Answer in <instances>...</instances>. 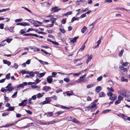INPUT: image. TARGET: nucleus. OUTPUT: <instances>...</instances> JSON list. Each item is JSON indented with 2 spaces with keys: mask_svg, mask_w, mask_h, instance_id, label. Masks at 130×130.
<instances>
[{
  "mask_svg": "<svg viewBox=\"0 0 130 130\" xmlns=\"http://www.w3.org/2000/svg\"><path fill=\"white\" fill-rule=\"evenodd\" d=\"M96 106V104L95 103V101L93 103H91L89 106L87 107L86 108V110H89L90 109H92V110L94 108H95Z\"/></svg>",
  "mask_w": 130,
  "mask_h": 130,
  "instance_id": "f257e3e1",
  "label": "nucleus"
},
{
  "mask_svg": "<svg viewBox=\"0 0 130 130\" xmlns=\"http://www.w3.org/2000/svg\"><path fill=\"white\" fill-rule=\"evenodd\" d=\"M61 121H62V120H53V121H50L49 122H47L44 123L43 124H46V125L53 124L59 122Z\"/></svg>",
  "mask_w": 130,
  "mask_h": 130,
  "instance_id": "f03ea898",
  "label": "nucleus"
},
{
  "mask_svg": "<svg viewBox=\"0 0 130 130\" xmlns=\"http://www.w3.org/2000/svg\"><path fill=\"white\" fill-rule=\"evenodd\" d=\"M86 76V74H85L84 75L80 77L79 79L76 81V82L79 83L80 82H83V79Z\"/></svg>",
  "mask_w": 130,
  "mask_h": 130,
  "instance_id": "7ed1b4c3",
  "label": "nucleus"
},
{
  "mask_svg": "<svg viewBox=\"0 0 130 130\" xmlns=\"http://www.w3.org/2000/svg\"><path fill=\"white\" fill-rule=\"evenodd\" d=\"M27 85V83L26 82H24L22 84H21L17 86V88H23L24 86Z\"/></svg>",
  "mask_w": 130,
  "mask_h": 130,
  "instance_id": "20e7f679",
  "label": "nucleus"
},
{
  "mask_svg": "<svg viewBox=\"0 0 130 130\" xmlns=\"http://www.w3.org/2000/svg\"><path fill=\"white\" fill-rule=\"evenodd\" d=\"M118 93L121 95H123L124 96H125V94H126V92L125 91L123 90H119L118 91Z\"/></svg>",
  "mask_w": 130,
  "mask_h": 130,
  "instance_id": "39448f33",
  "label": "nucleus"
},
{
  "mask_svg": "<svg viewBox=\"0 0 130 130\" xmlns=\"http://www.w3.org/2000/svg\"><path fill=\"white\" fill-rule=\"evenodd\" d=\"M46 100L43 102H42L41 103L43 104H46L49 103L50 102V100H49L50 98H47L45 99Z\"/></svg>",
  "mask_w": 130,
  "mask_h": 130,
  "instance_id": "423d86ee",
  "label": "nucleus"
},
{
  "mask_svg": "<svg viewBox=\"0 0 130 130\" xmlns=\"http://www.w3.org/2000/svg\"><path fill=\"white\" fill-rule=\"evenodd\" d=\"M123 66H120L119 67V68L121 70H122L124 72H126L127 71V69L123 67Z\"/></svg>",
  "mask_w": 130,
  "mask_h": 130,
  "instance_id": "0eeeda50",
  "label": "nucleus"
},
{
  "mask_svg": "<svg viewBox=\"0 0 130 130\" xmlns=\"http://www.w3.org/2000/svg\"><path fill=\"white\" fill-rule=\"evenodd\" d=\"M71 121H72L74 123H76L77 124H79L80 123L77 120V119L73 117H72Z\"/></svg>",
  "mask_w": 130,
  "mask_h": 130,
  "instance_id": "6e6552de",
  "label": "nucleus"
},
{
  "mask_svg": "<svg viewBox=\"0 0 130 130\" xmlns=\"http://www.w3.org/2000/svg\"><path fill=\"white\" fill-rule=\"evenodd\" d=\"M51 89V87L48 86H45L43 88V90L46 92L50 90Z\"/></svg>",
  "mask_w": 130,
  "mask_h": 130,
  "instance_id": "1a4fd4ad",
  "label": "nucleus"
},
{
  "mask_svg": "<svg viewBox=\"0 0 130 130\" xmlns=\"http://www.w3.org/2000/svg\"><path fill=\"white\" fill-rule=\"evenodd\" d=\"M60 10V9H58L57 7H54L52 8L51 11H53L54 12H55L59 11Z\"/></svg>",
  "mask_w": 130,
  "mask_h": 130,
  "instance_id": "9d476101",
  "label": "nucleus"
},
{
  "mask_svg": "<svg viewBox=\"0 0 130 130\" xmlns=\"http://www.w3.org/2000/svg\"><path fill=\"white\" fill-rule=\"evenodd\" d=\"M3 63L4 64H7V65L9 66L11 65V62L9 61H8L6 60H3Z\"/></svg>",
  "mask_w": 130,
  "mask_h": 130,
  "instance_id": "9b49d317",
  "label": "nucleus"
},
{
  "mask_svg": "<svg viewBox=\"0 0 130 130\" xmlns=\"http://www.w3.org/2000/svg\"><path fill=\"white\" fill-rule=\"evenodd\" d=\"M72 117H73L68 116L66 118H64L62 119H61L60 120H66L69 121H71Z\"/></svg>",
  "mask_w": 130,
  "mask_h": 130,
  "instance_id": "f8f14e48",
  "label": "nucleus"
},
{
  "mask_svg": "<svg viewBox=\"0 0 130 130\" xmlns=\"http://www.w3.org/2000/svg\"><path fill=\"white\" fill-rule=\"evenodd\" d=\"M109 99L111 100H115L116 99L117 96L113 94V95L109 96Z\"/></svg>",
  "mask_w": 130,
  "mask_h": 130,
  "instance_id": "ddd939ff",
  "label": "nucleus"
},
{
  "mask_svg": "<svg viewBox=\"0 0 130 130\" xmlns=\"http://www.w3.org/2000/svg\"><path fill=\"white\" fill-rule=\"evenodd\" d=\"M46 73V72H44L42 73H40L38 75H36V77L40 78L44 76Z\"/></svg>",
  "mask_w": 130,
  "mask_h": 130,
  "instance_id": "4468645a",
  "label": "nucleus"
},
{
  "mask_svg": "<svg viewBox=\"0 0 130 130\" xmlns=\"http://www.w3.org/2000/svg\"><path fill=\"white\" fill-rule=\"evenodd\" d=\"M83 2V1L82 0H77L75 2L76 4L77 5H78L80 4H82Z\"/></svg>",
  "mask_w": 130,
  "mask_h": 130,
  "instance_id": "2eb2a0df",
  "label": "nucleus"
},
{
  "mask_svg": "<svg viewBox=\"0 0 130 130\" xmlns=\"http://www.w3.org/2000/svg\"><path fill=\"white\" fill-rule=\"evenodd\" d=\"M47 81L49 83H51L53 81V79L51 77L48 76L47 78Z\"/></svg>",
  "mask_w": 130,
  "mask_h": 130,
  "instance_id": "dca6fc26",
  "label": "nucleus"
},
{
  "mask_svg": "<svg viewBox=\"0 0 130 130\" xmlns=\"http://www.w3.org/2000/svg\"><path fill=\"white\" fill-rule=\"evenodd\" d=\"M78 38V37H75L73 38H70V40L71 42L74 43L76 42V39Z\"/></svg>",
  "mask_w": 130,
  "mask_h": 130,
  "instance_id": "f3484780",
  "label": "nucleus"
},
{
  "mask_svg": "<svg viewBox=\"0 0 130 130\" xmlns=\"http://www.w3.org/2000/svg\"><path fill=\"white\" fill-rule=\"evenodd\" d=\"M87 29V28L86 26H84L81 29V32L83 33H84Z\"/></svg>",
  "mask_w": 130,
  "mask_h": 130,
  "instance_id": "a211bd4d",
  "label": "nucleus"
},
{
  "mask_svg": "<svg viewBox=\"0 0 130 130\" xmlns=\"http://www.w3.org/2000/svg\"><path fill=\"white\" fill-rule=\"evenodd\" d=\"M64 112V111H58L56 112L55 115L56 116H57L62 113H63Z\"/></svg>",
  "mask_w": 130,
  "mask_h": 130,
  "instance_id": "6ab92c4d",
  "label": "nucleus"
},
{
  "mask_svg": "<svg viewBox=\"0 0 130 130\" xmlns=\"http://www.w3.org/2000/svg\"><path fill=\"white\" fill-rule=\"evenodd\" d=\"M92 55H91L90 56L88 57L86 60V63L87 64H88V62L90 61L92 59Z\"/></svg>",
  "mask_w": 130,
  "mask_h": 130,
  "instance_id": "aec40b11",
  "label": "nucleus"
},
{
  "mask_svg": "<svg viewBox=\"0 0 130 130\" xmlns=\"http://www.w3.org/2000/svg\"><path fill=\"white\" fill-rule=\"evenodd\" d=\"M101 86H98L96 87L95 89V91L97 92H98L101 90Z\"/></svg>",
  "mask_w": 130,
  "mask_h": 130,
  "instance_id": "412c9836",
  "label": "nucleus"
},
{
  "mask_svg": "<svg viewBox=\"0 0 130 130\" xmlns=\"http://www.w3.org/2000/svg\"><path fill=\"white\" fill-rule=\"evenodd\" d=\"M6 40H4L2 41L0 43V46L1 47L2 46H4L5 44H6V42H5Z\"/></svg>",
  "mask_w": 130,
  "mask_h": 130,
  "instance_id": "4be33fe9",
  "label": "nucleus"
},
{
  "mask_svg": "<svg viewBox=\"0 0 130 130\" xmlns=\"http://www.w3.org/2000/svg\"><path fill=\"white\" fill-rule=\"evenodd\" d=\"M121 80L122 82H128V79H127L123 77H122L121 79Z\"/></svg>",
  "mask_w": 130,
  "mask_h": 130,
  "instance_id": "5701e85b",
  "label": "nucleus"
},
{
  "mask_svg": "<svg viewBox=\"0 0 130 130\" xmlns=\"http://www.w3.org/2000/svg\"><path fill=\"white\" fill-rule=\"evenodd\" d=\"M82 73V72H80L77 73H72V75L74 76H78L79 75H80Z\"/></svg>",
  "mask_w": 130,
  "mask_h": 130,
  "instance_id": "b1692460",
  "label": "nucleus"
},
{
  "mask_svg": "<svg viewBox=\"0 0 130 130\" xmlns=\"http://www.w3.org/2000/svg\"><path fill=\"white\" fill-rule=\"evenodd\" d=\"M43 94L39 93L37 94V96L38 98H41L42 96H43V94Z\"/></svg>",
  "mask_w": 130,
  "mask_h": 130,
  "instance_id": "393cba45",
  "label": "nucleus"
},
{
  "mask_svg": "<svg viewBox=\"0 0 130 130\" xmlns=\"http://www.w3.org/2000/svg\"><path fill=\"white\" fill-rule=\"evenodd\" d=\"M124 96L125 97L127 98H129L130 97V93L129 92H126L125 96Z\"/></svg>",
  "mask_w": 130,
  "mask_h": 130,
  "instance_id": "a878e982",
  "label": "nucleus"
},
{
  "mask_svg": "<svg viewBox=\"0 0 130 130\" xmlns=\"http://www.w3.org/2000/svg\"><path fill=\"white\" fill-rule=\"evenodd\" d=\"M35 123H28L27 125V126L28 127H29L30 126H35Z\"/></svg>",
  "mask_w": 130,
  "mask_h": 130,
  "instance_id": "bb28decb",
  "label": "nucleus"
},
{
  "mask_svg": "<svg viewBox=\"0 0 130 130\" xmlns=\"http://www.w3.org/2000/svg\"><path fill=\"white\" fill-rule=\"evenodd\" d=\"M107 89L108 90V91L111 92H113L114 91V90L112 87L109 88V87H107Z\"/></svg>",
  "mask_w": 130,
  "mask_h": 130,
  "instance_id": "cd10ccee",
  "label": "nucleus"
},
{
  "mask_svg": "<svg viewBox=\"0 0 130 130\" xmlns=\"http://www.w3.org/2000/svg\"><path fill=\"white\" fill-rule=\"evenodd\" d=\"M79 20V18H76L75 17H73L72 18V19L71 22H74L75 20Z\"/></svg>",
  "mask_w": 130,
  "mask_h": 130,
  "instance_id": "c85d7f7f",
  "label": "nucleus"
},
{
  "mask_svg": "<svg viewBox=\"0 0 130 130\" xmlns=\"http://www.w3.org/2000/svg\"><path fill=\"white\" fill-rule=\"evenodd\" d=\"M85 45L83 44L81 46V48L79 50V51L80 52L84 50L85 47Z\"/></svg>",
  "mask_w": 130,
  "mask_h": 130,
  "instance_id": "c756f323",
  "label": "nucleus"
},
{
  "mask_svg": "<svg viewBox=\"0 0 130 130\" xmlns=\"http://www.w3.org/2000/svg\"><path fill=\"white\" fill-rule=\"evenodd\" d=\"M124 50H121L120 52H119V54L118 55L119 57H121L123 55V54L124 52Z\"/></svg>",
  "mask_w": 130,
  "mask_h": 130,
  "instance_id": "7c9ffc66",
  "label": "nucleus"
},
{
  "mask_svg": "<svg viewBox=\"0 0 130 130\" xmlns=\"http://www.w3.org/2000/svg\"><path fill=\"white\" fill-rule=\"evenodd\" d=\"M14 123H13L12 124L8 123L5 126H4V127H8L9 126H10L13 125H14Z\"/></svg>",
  "mask_w": 130,
  "mask_h": 130,
  "instance_id": "2f4dec72",
  "label": "nucleus"
},
{
  "mask_svg": "<svg viewBox=\"0 0 130 130\" xmlns=\"http://www.w3.org/2000/svg\"><path fill=\"white\" fill-rule=\"evenodd\" d=\"M56 19V18H52L51 19H50V21H52V23L54 24V23H55V21Z\"/></svg>",
  "mask_w": 130,
  "mask_h": 130,
  "instance_id": "473e14b6",
  "label": "nucleus"
},
{
  "mask_svg": "<svg viewBox=\"0 0 130 130\" xmlns=\"http://www.w3.org/2000/svg\"><path fill=\"white\" fill-rule=\"evenodd\" d=\"M123 98L120 95H119L118 97V100L120 101L123 100Z\"/></svg>",
  "mask_w": 130,
  "mask_h": 130,
  "instance_id": "72a5a7b5",
  "label": "nucleus"
},
{
  "mask_svg": "<svg viewBox=\"0 0 130 130\" xmlns=\"http://www.w3.org/2000/svg\"><path fill=\"white\" fill-rule=\"evenodd\" d=\"M4 99L7 102H8L9 101V99L6 96V95L5 94H4Z\"/></svg>",
  "mask_w": 130,
  "mask_h": 130,
  "instance_id": "f704fd0d",
  "label": "nucleus"
},
{
  "mask_svg": "<svg viewBox=\"0 0 130 130\" xmlns=\"http://www.w3.org/2000/svg\"><path fill=\"white\" fill-rule=\"evenodd\" d=\"M94 85L93 84H89L87 86V88L89 89L90 88H91L93 86H94Z\"/></svg>",
  "mask_w": 130,
  "mask_h": 130,
  "instance_id": "c9c22d12",
  "label": "nucleus"
},
{
  "mask_svg": "<svg viewBox=\"0 0 130 130\" xmlns=\"http://www.w3.org/2000/svg\"><path fill=\"white\" fill-rule=\"evenodd\" d=\"M14 110V107H10L9 108L7 109V111H11L13 110Z\"/></svg>",
  "mask_w": 130,
  "mask_h": 130,
  "instance_id": "e433bc0d",
  "label": "nucleus"
},
{
  "mask_svg": "<svg viewBox=\"0 0 130 130\" xmlns=\"http://www.w3.org/2000/svg\"><path fill=\"white\" fill-rule=\"evenodd\" d=\"M7 88L8 91L9 92L12 91L14 89V87H10L8 88Z\"/></svg>",
  "mask_w": 130,
  "mask_h": 130,
  "instance_id": "4c0bfd02",
  "label": "nucleus"
},
{
  "mask_svg": "<svg viewBox=\"0 0 130 130\" xmlns=\"http://www.w3.org/2000/svg\"><path fill=\"white\" fill-rule=\"evenodd\" d=\"M29 25L27 23L23 22L22 23L21 26H29Z\"/></svg>",
  "mask_w": 130,
  "mask_h": 130,
  "instance_id": "58836bf2",
  "label": "nucleus"
},
{
  "mask_svg": "<svg viewBox=\"0 0 130 130\" xmlns=\"http://www.w3.org/2000/svg\"><path fill=\"white\" fill-rule=\"evenodd\" d=\"M29 75L30 76H34L35 75V73L34 72H31L29 73Z\"/></svg>",
  "mask_w": 130,
  "mask_h": 130,
  "instance_id": "ea45409f",
  "label": "nucleus"
},
{
  "mask_svg": "<svg viewBox=\"0 0 130 130\" xmlns=\"http://www.w3.org/2000/svg\"><path fill=\"white\" fill-rule=\"evenodd\" d=\"M13 28L14 27H11L8 28V30L10 31L11 32H14V31L13 30Z\"/></svg>",
  "mask_w": 130,
  "mask_h": 130,
  "instance_id": "a19ab883",
  "label": "nucleus"
},
{
  "mask_svg": "<svg viewBox=\"0 0 130 130\" xmlns=\"http://www.w3.org/2000/svg\"><path fill=\"white\" fill-rule=\"evenodd\" d=\"M111 111V109H107V110H104L103 111L102 113H107L109 111Z\"/></svg>",
  "mask_w": 130,
  "mask_h": 130,
  "instance_id": "79ce46f5",
  "label": "nucleus"
},
{
  "mask_svg": "<svg viewBox=\"0 0 130 130\" xmlns=\"http://www.w3.org/2000/svg\"><path fill=\"white\" fill-rule=\"evenodd\" d=\"M101 42V41L100 40H99L96 42L97 44L95 46V48H96L97 47H98L99 46V44H100Z\"/></svg>",
  "mask_w": 130,
  "mask_h": 130,
  "instance_id": "37998d69",
  "label": "nucleus"
},
{
  "mask_svg": "<svg viewBox=\"0 0 130 130\" xmlns=\"http://www.w3.org/2000/svg\"><path fill=\"white\" fill-rule=\"evenodd\" d=\"M63 80L66 82L67 83H68L70 79L69 78H65Z\"/></svg>",
  "mask_w": 130,
  "mask_h": 130,
  "instance_id": "c03bdc74",
  "label": "nucleus"
},
{
  "mask_svg": "<svg viewBox=\"0 0 130 130\" xmlns=\"http://www.w3.org/2000/svg\"><path fill=\"white\" fill-rule=\"evenodd\" d=\"M66 18H64L62 20L61 22L62 24H64L66 22Z\"/></svg>",
  "mask_w": 130,
  "mask_h": 130,
  "instance_id": "a18cd8bd",
  "label": "nucleus"
},
{
  "mask_svg": "<svg viewBox=\"0 0 130 130\" xmlns=\"http://www.w3.org/2000/svg\"><path fill=\"white\" fill-rule=\"evenodd\" d=\"M10 78V73H9L6 76V79H9Z\"/></svg>",
  "mask_w": 130,
  "mask_h": 130,
  "instance_id": "49530a36",
  "label": "nucleus"
},
{
  "mask_svg": "<svg viewBox=\"0 0 130 130\" xmlns=\"http://www.w3.org/2000/svg\"><path fill=\"white\" fill-rule=\"evenodd\" d=\"M18 92H16L14 93L12 95V97L13 98H15L17 95Z\"/></svg>",
  "mask_w": 130,
  "mask_h": 130,
  "instance_id": "de8ad7c7",
  "label": "nucleus"
},
{
  "mask_svg": "<svg viewBox=\"0 0 130 130\" xmlns=\"http://www.w3.org/2000/svg\"><path fill=\"white\" fill-rule=\"evenodd\" d=\"M59 29L60 30V31L62 33L64 34V33H65V32H66L65 30L63 29L62 28H59Z\"/></svg>",
  "mask_w": 130,
  "mask_h": 130,
  "instance_id": "09e8293b",
  "label": "nucleus"
},
{
  "mask_svg": "<svg viewBox=\"0 0 130 130\" xmlns=\"http://www.w3.org/2000/svg\"><path fill=\"white\" fill-rule=\"evenodd\" d=\"M1 91L2 92H6L8 91L7 89H5L3 88H2L1 90Z\"/></svg>",
  "mask_w": 130,
  "mask_h": 130,
  "instance_id": "8fccbe9b",
  "label": "nucleus"
},
{
  "mask_svg": "<svg viewBox=\"0 0 130 130\" xmlns=\"http://www.w3.org/2000/svg\"><path fill=\"white\" fill-rule=\"evenodd\" d=\"M23 19H17L15 20V22H20L22 21V20Z\"/></svg>",
  "mask_w": 130,
  "mask_h": 130,
  "instance_id": "3c124183",
  "label": "nucleus"
},
{
  "mask_svg": "<svg viewBox=\"0 0 130 130\" xmlns=\"http://www.w3.org/2000/svg\"><path fill=\"white\" fill-rule=\"evenodd\" d=\"M4 24L3 23L0 24V28L1 29H4Z\"/></svg>",
  "mask_w": 130,
  "mask_h": 130,
  "instance_id": "603ef678",
  "label": "nucleus"
},
{
  "mask_svg": "<svg viewBox=\"0 0 130 130\" xmlns=\"http://www.w3.org/2000/svg\"><path fill=\"white\" fill-rule=\"evenodd\" d=\"M54 24L52 23L51 24H47L46 25V27H53Z\"/></svg>",
  "mask_w": 130,
  "mask_h": 130,
  "instance_id": "864d4df0",
  "label": "nucleus"
},
{
  "mask_svg": "<svg viewBox=\"0 0 130 130\" xmlns=\"http://www.w3.org/2000/svg\"><path fill=\"white\" fill-rule=\"evenodd\" d=\"M104 95V94L103 92H101L99 94V96L100 97H102Z\"/></svg>",
  "mask_w": 130,
  "mask_h": 130,
  "instance_id": "5fc2aeb1",
  "label": "nucleus"
},
{
  "mask_svg": "<svg viewBox=\"0 0 130 130\" xmlns=\"http://www.w3.org/2000/svg\"><path fill=\"white\" fill-rule=\"evenodd\" d=\"M5 40H6V42H8V43H9L11 42V41L12 40V39H6Z\"/></svg>",
  "mask_w": 130,
  "mask_h": 130,
  "instance_id": "6e6d98bb",
  "label": "nucleus"
},
{
  "mask_svg": "<svg viewBox=\"0 0 130 130\" xmlns=\"http://www.w3.org/2000/svg\"><path fill=\"white\" fill-rule=\"evenodd\" d=\"M107 94L108 96L113 95V93H112L111 92L108 91L107 93Z\"/></svg>",
  "mask_w": 130,
  "mask_h": 130,
  "instance_id": "4d7b16f0",
  "label": "nucleus"
},
{
  "mask_svg": "<svg viewBox=\"0 0 130 130\" xmlns=\"http://www.w3.org/2000/svg\"><path fill=\"white\" fill-rule=\"evenodd\" d=\"M22 8L25 9V10L28 11L29 12H30V13H31V12L29 9H28L27 8L23 7H22Z\"/></svg>",
  "mask_w": 130,
  "mask_h": 130,
  "instance_id": "13d9d810",
  "label": "nucleus"
},
{
  "mask_svg": "<svg viewBox=\"0 0 130 130\" xmlns=\"http://www.w3.org/2000/svg\"><path fill=\"white\" fill-rule=\"evenodd\" d=\"M102 76H100L97 78V80L98 81H100L102 79Z\"/></svg>",
  "mask_w": 130,
  "mask_h": 130,
  "instance_id": "bf43d9fd",
  "label": "nucleus"
},
{
  "mask_svg": "<svg viewBox=\"0 0 130 130\" xmlns=\"http://www.w3.org/2000/svg\"><path fill=\"white\" fill-rule=\"evenodd\" d=\"M129 64V63L128 62H124L122 66L123 67H126Z\"/></svg>",
  "mask_w": 130,
  "mask_h": 130,
  "instance_id": "052dcab7",
  "label": "nucleus"
},
{
  "mask_svg": "<svg viewBox=\"0 0 130 130\" xmlns=\"http://www.w3.org/2000/svg\"><path fill=\"white\" fill-rule=\"evenodd\" d=\"M13 65L15 69H17L18 68V66L17 63H15L13 64Z\"/></svg>",
  "mask_w": 130,
  "mask_h": 130,
  "instance_id": "680f3d73",
  "label": "nucleus"
},
{
  "mask_svg": "<svg viewBox=\"0 0 130 130\" xmlns=\"http://www.w3.org/2000/svg\"><path fill=\"white\" fill-rule=\"evenodd\" d=\"M72 13V12L71 11L68 12L67 13L64 14V15H69L71 14Z\"/></svg>",
  "mask_w": 130,
  "mask_h": 130,
  "instance_id": "e2e57ef3",
  "label": "nucleus"
},
{
  "mask_svg": "<svg viewBox=\"0 0 130 130\" xmlns=\"http://www.w3.org/2000/svg\"><path fill=\"white\" fill-rule=\"evenodd\" d=\"M25 110L27 113L29 114V115H31L32 114V112L30 110H26V109H25Z\"/></svg>",
  "mask_w": 130,
  "mask_h": 130,
  "instance_id": "0e129e2a",
  "label": "nucleus"
},
{
  "mask_svg": "<svg viewBox=\"0 0 130 130\" xmlns=\"http://www.w3.org/2000/svg\"><path fill=\"white\" fill-rule=\"evenodd\" d=\"M20 72L22 73L23 75L27 73L26 71L23 70L20 71Z\"/></svg>",
  "mask_w": 130,
  "mask_h": 130,
  "instance_id": "69168bd1",
  "label": "nucleus"
},
{
  "mask_svg": "<svg viewBox=\"0 0 130 130\" xmlns=\"http://www.w3.org/2000/svg\"><path fill=\"white\" fill-rule=\"evenodd\" d=\"M121 102L120 101L117 100L115 102V105H117L119 104Z\"/></svg>",
  "mask_w": 130,
  "mask_h": 130,
  "instance_id": "338daca9",
  "label": "nucleus"
},
{
  "mask_svg": "<svg viewBox=\"0 0 130 130\" xmlns=\"http://www.w3.org/2000/svg\"><path fill=\"white\" fill-rule=\"evenodd\" d=\"M53 44H55L56 45H58L59 44L56 42V41H52V42Z\"/></svg>",
  "mask_w": 130,
  "mask_h": 130,
  "instance_id": "774afa93",
  "label": "nucleus"
}]
</instances>
